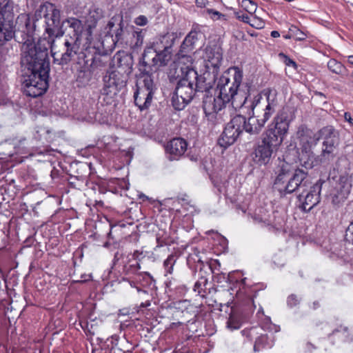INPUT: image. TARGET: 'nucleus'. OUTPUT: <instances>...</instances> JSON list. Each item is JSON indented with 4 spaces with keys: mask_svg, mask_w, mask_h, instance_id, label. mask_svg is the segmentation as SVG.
I'll list each match as a JSON object with an SVG mask.
<instances>
[{
    "mask_svg": "<svg viewBox=\"0 0 353 353\" xmlns=\"http://www.w3.org/2000/svg\"><path fill=\"white\" fill-rule=\"evenodd\" d=\"M28 33L20 32L21 39L17 36V41L21 46V62L26 64L30 74L23 83V92L29 97H37L42 95L48 88L50 61L46 47L35 44L33 37V29L28 28L29 20L27 19Z\"/></svg>",
    "mask_w": 353,
    "mask_h": 353,
    "instance_id": "nucleus-1",
    "label": "nucleus"
},
{
    "mask_svg": "<svg viewBox=\"0 0 353 353\" xmlns=\"http://www.w3.org/2000/svg\"><path fill=\"white\" fill-rule=\"evenodd\" d=\"M35 17L37 19L39 17L44 18V35H48V43L55 63L66 65L77 54L81 46L85 50L83 42H77L76 40L69 39H65L61 50H56L54 39L61 37L64 31L60 25L61 12L54 4L49 2L41 4L35 12Z\"/></svg>",
    "mask_w": 353,
    "mask_h": 353,
    "instance_id": "nucleus-2",
    "label": "nucleus"
},
{
    "mask_svg": "<svg viewBox=\"0 0 353 353\" xmlns=\"http://www.w3.org/2000/svg\"><path fill=\"white\" fill-rule=\"evenodd\" d=\"M243 77V70L233 66L225 70L219 77L216 85V97L206 96L203 99V108L207 115L221 110L227 103H233L242 90L239 87Z\"/></svg>",
    "mask_w": 353,
    "mask_h": 353,
    "instance_id": "nucleus-3",
    "label": "nucleus"
},
{
    "mask_svg": "<svg viewBox=\"0 0 353 353\" xmlns=\"http://www.w3.org/2000/svg\"><path fill=\"white\" fill-rule=\"evenodd\" d=\"M289 129V121L284 112H279L263 132L261 141L253 153L254 161L259 165L270 163L273 152L283 143Z\"/></svg>",
    "mask_w": 353,
    "mask_h": 353,
    "instance_id": "nucleus-4",
    "label": "nucleus"
},
{
    "mask_svg": "<svg viewBox=\"0 0 353 353\" xmlns=\"http://www.w3.org/2000/svg\"><path fill=\"white\" fill-rule=\"evenodd\" d=\"M119 70L107 72L103 78V85L100 90L99 99H102L106 103L112 101L113 96L126 85L127 76L131 72L132 58L124 54L116 57Z\"/></svg>",
    "mask_w": 353,
    "mask_h": 353,
    "instance_id": "nucleus-5",
    "label": "nucleus"
},
{
    "mask_svg": "<svg viewBox=\"0 0 353 353\" xmlns=\"http://www.w3.org/2000/svg\"><path fill=\"white\" fill-rule=\"evenodd\" d=\"M181 72V78L178 81L172 103L175 110H183L193 99L196 92L194 83L197 72L190 65H177Z\"/></svg>",
    "mask_w": 353,
    "mask_h": 353,
    "instance_id": "nucleus-6",
    "label": "nucleus"
},
{
    "mask_svg": "<svg viewBox=\"0 0 353 353\" xmlns=\"http://www.w3.org/2000/svg\"><path fill=\"white\" fill-rule=\"evenodd\" d=\"M14 3L12 1L4 0L0 2V46H3L6 41L11 40L13 37L17 41V36L21 39L20 32H24L25 34L28 33L27 29V19L29 20L30 25L28 28L33 29V33L35 30V25L31 23L30 19L28 15L21 16V19L25 23L23 30H19L15 34L14 26Z\"/></svg>",
    "mask_w": 353,
    "mask_h": 353,
    "instance_id": "nucleus-7",
    "label": "nucleus"
},
{
    "mask_svg": "<svg viewBox=\"0 0 353 353\" xmlns=\"http://www.w3.org/2000/svg\"><path fill=\"white\" fill-rule=\"evenodd\" d=\"M296 138L299 148L293 151V154L296 156L294 162L306 169H311L316 161L312 148L317 144L319 137H316V134L307 126L301 125L296 132Z\"/></svg>",
    "mask_w": 353,
    "mask_h": 353,
    "instance_id": "nucleus-8",
    "label": "nucleus"
},
{
    "mask_svg": "<svg viewBox=\"0 0 353 353\" xmlns=\"http://www.w3.org/2000/svg\"><path fill=\"white\" fill-rule=\"evenodd\" d=\"M67 24L70 28L68 32L69 39L76 40L77 42H83V48L89 49L92 46L95 49H99L101 46L100 40L92 35V29L95 28V22L90 24H83V22L77 18L69 17L64 20L62 27L64 24Z\"/></svg>",
    "mask_w": 353,
    "mask_h": 353,
    "instance_id": "nucleus-9",
    "label": "nucleus"
},
{
    "mask_svg": "<svg viewBox=\"0 0 353 353\" xmlns=\"http://www.w3.org/2000/svg\"><path fill=\"white\" fill-rule=\"evenodd\" d=\"M174 40L168 34L160 36L145 48L144 57L151 59L154 67L167 65L172 59Z\"/></svg>",
    "mask_w": 353,
    "mask_h": 353,
    "instance_id": "nucleus-10",
    "label": "nucleus"
},
{
    "mask_svg": "<svg viewBox=\"0 0 353 353\" xmlns=\"http://www.w3.org/2000/svg\"><path fill=\"white\" fill-rule=\"evenodd\" d=\"M267 105L261 112H256L254 114L249 115L248 119L243 116V121H244L241 125L243 131L251 135H258L261 132L266 122L275 112L277 105L275 97L271 98L270 94L267 96Z\"/></svg>",
    "mask_w": 353,
    "mask_h": 353,
    "instance_id": "nucleus-11",
    "label": "nucleus"
},
{
    "mask_svg": "<svg viewBox=\"0 0 353 353\" xmlns=\"http://www.w3.org/2000/svg\"><path fill=\"white\" fill-rule=\"evenodd\" d=\"M156 85L151 75H148L137 83V90L134 92V103L141 110L148 108L152 103Z\"/></svg>",
    "mask_w": 353,
    "mask_h": 353,
    "instance_id": "nucleus-12",
    "label": "nucleus"
},
{
    "mask_svg": "<svg viewBox=\"0 0 353 353\" xmlns=\"http://www.w3.org/2000/svg\"><path fill=\"white\" fill-rule=\"evenodd\" d=\"M322 184L321 181L319 180L314 184L311 183L308 188L303 189L301 193L299 194L298 199L303 211H310L320 202Z\"/></svg>",
    "mask_w": 353,
    "mask_h": 353,
    "instance_id": "nucleus-13",
    "label": "nucleus"
},
{
    "mask_svg": "<svg viewBox=\"0 0 353 353\" xmlns=\"http://www.w3.org/2000/svg\"><path fill=\"white\" fill-rule=\"evenodd\" d=\"M244 123L243 116L237 115L233 117L224 128L218 143L221 147L228 148L233 144L243 130L241 125Z\"/></svg>",
    "mask_w": 353,
    "mask_h": 353,
    "instance_id": "nucleus-14",
    "label": "nucleus"
},
{
    "mask_svg": "<svg viewBox=\"0 0 353 353\" xmlns=\"http://www.w3.org/2000/svg\"><path fill=\"white\" fill-rule=\"evenodd\" d=\"M290 156L291 154L288 153L285 155L283 160H279L276 170L275 171L276 176L274 180L273 187L274 190L279 192L281 195H283L285 191L286 183L289 178H290L292 175L291 173L294 168L292 166V162Z\"/></svg>",
    "mask_w": 353,
    "mask_h": 353,
    "instance_id": "nucleus-15",
    "label": "nucleus"
},
{
    "mask_svg": "<svg viewBox=\"0 0 353 353\" xmlns=\"http://www.w3.org/2000/svg\"><path fill=\"white\" fill-rule=\"evenodd\" d=\"M261 99L262 96L260 94L252 96L242 91L234 100L232 106L245 114H254L258 112L257 108L260 105Z\"/></svg>",
    "mask_w": 353,
    "mask_h": 353,
    "instance_id": "nucleus-16",
    "label": "nucleus"
},
{
    "mask_svg": "<svg viewBox=\"0 0 353 353\" xmlns=\"http://www.w3.org/2000/svg\"><path fill=\"white\" fill-rule=\"evenodd\" d=\"M197 40L198 32L195 30H192L185 37L179 52L175 56L174 62L176 63L177 65H190V66H192V57L188 54L194 50Z\"/></svg>",
    "mask_w": 353,
    "mask_h": 353,
    "instance_id": "nucleus-17",
    "label": "nucleus"
},
{
    "mask_svg": "<svg viewBox=\"0 0 353 353\" xmlns=\"http://www.w3.org/2000/svg\"><path fill=\"white\" fill-rule=\"evenodd\" d=\"M316 137L323 140L322 155L324 157L327 156V158L330 156L333 157L334 152L339 143L338 132L332 126H326L319 132V135L316 134Z\"/></svg>",
    "mask_w": 353,
    "mask_h": 353,
    "instance_id": "nucleus-18",
    "label": "nucleus"
},
{
    "mask_svg": "<svg viewBox=\"0 0 353 353\" xmlns=\"http://www.w3.org/2000/svg\"><path fill=\"white\" fill-rule=\"evenodd\" d=\"M352 188V178L345 174L339 177L330 191V196L334 205L343 202L350 194Z\"/></svg>",
    "mask_w": 353,
    "mask_h": 353,
    "instance_id": "nucleus-19",
    "label": "nucleus"
},
{
    "mask_svg": "<svg viewBox=\"0 0 353 353\" xmlns=\"http://www.w3.org/2000/svg\"><path fill=\"white\" fill-rule=\"evenodd\" d=\"M311 183L307 172L298 168H294V172L286 183L283 196L291 194L299 188L303 189L308 188Z\"/></svg>",
    "mask_w": 353,
    "mask_h": 353,
    "instance_id": "nucleus-20",
    "label": "nucleus"
},
{
    "mask_svg": "<svg viewBox=\"0 0 353 353\" xmlns=\"http://www.w3.org/2000/svg\"><path fill=\"white\" fill-rule=\"evenodd\" d=\"M188 143L182 138H174L165 145V150L170 161L178 160L187 150Z\"/></svg>",
    "mask_w": 353,
    "mask_h": 353,
    "instance_id": "nucleus-21",
    "label": "nucleus"
},
{
    "mask_svg": "<svg viewBox=\"0 0 353 353\" xmlns=\"http://www.w3.org/2000/svg\"><path fill=\"white\" fill-rule=\"evenodd\" d=\"M216 74L217 73H214V72L209 70L201 75L197 74L196 80L194 83L196 90L201 92H208L214 85Z\"/></svg>",
    "mask_w": 353,
    "mask_h": 353,
    "instance_id": "nucleus-22",
    "label": "nucleus"
},
{
    "mask_svg": "<svg viewBox=\"0 0 353 353\" xmlns=\"http://www.w3.org/2000/svg\"><path fill=\"white\" fill-rule=\"evenodd\" d=\"M206 68L212 70L214 73H218L222 61V53L219 49H207L206 50Z\"/></svg>",
    "mask_w": 353,
    "mask_h": 353,
    "instance_id": "nucleus-23",
    "label": "nucleus"
},
{
    "mask_svg": "<svg viewBox=\"0 0 353 353\" xmlns=\"http://www.w3.org/2000/svg\"><path fill=\"white\" fill-rule=\"evenodd\" d=\"M248 314L239 309H232L227 322V327L231 330H238L248 319Z\"/></svg>",
    "mask_w": 353,
    "mask_h": 353,
    "instance_id": "nucleus-24",
    "label": "nucleus"
},
{
    "mask_svg": "<svg viewBox=\"0 0 353 353\" xmlns=\"http://www.w3.org/2000/svg\"><path fill=\"white\" fill-rule=\"evenodd\" d=\"M102 46V43L101 42V46L99 49H95L92 46L90 48L85 50V51H88L89 53H92L93 57L92 58V63L90 64V68L93 70L104 67L106 65L107 61L104 60L105 57H102L101 55V47Z\"/></svg>",
    "mask_w": 353,
    "mask_h": 353,
    "instance_id": "nucleus-25",
    "label": "nucleus"
},
{
    "mask_svg": "<svg viewBox=\"0 0 353 353\" xmlns=\"http://www.w3.org/2000/svg\"><path fill=\"white\" fill-rule=\"evenodd\" d=\"M327 68L330 72L338 75L344 76L347 74V69L341 62L334 59H331L327 63Z\"/></svg>",
    "mask_w": 353,
    "mask_h": 353,
    "instance_id": "nucleus-26",
    "label": "nucleus"
},
{
    "mask_svg": "<svg viewBox=\"0 0 353 353\" xmlns=\"http://www.w3.org/2000/svg\"><path fill=\"white\" fill-rule=\"evenodd\" d=\"M151 59H148V58L144 57V52L142 54V57L139 61L138 68L141 74H142L141 79L139 80H142L144 79L145 76L150 75V72L152 71V66L150 64L148 63V61Z\"/></svg>",
    "mask_w": 353,
    "mask_h": 353,
    "instance_id": "nucleus-27",
    "label": "nucleus"
},
{
    "mask_svg": "<svg viewBox=\"0 0 353 353\" xmlns=\"http://www.w3.org/2000/svg\"><path fill=\"white\" fill-rule=\"evenodd\" d=\"M203 13L207 14L209 16V17L213 21H217V20L226 21L227 20V17L225 14L221 13L220 12H219L217 10L212 9V8H207L205 10H204Z\"/></svg>",
    "mask_w": 353,
    "mask_h": 353,
    "instance_id": "nucleus-28",
    "label": "nucleus"
},
{
    "mask_svg": "<svg viewBox=\"0 0 353 353\" xmlns=\"http://www.w3.org/2000/svg\"><path fill=\"white\" fill-rule=\"evenodd\" d=\"M92 79V74L90 71L81 70L79 72L77 81L81 84V85H86L89 83Z\"/></svg>",
    "mask_w": 353,
    "mask_h": 353,
    "instance_id": "nucleus-29",
    "label": "nucleus"
},
{
    "mask_svg": "<svg viewBox=\"0 0 353 353\" xmlns=\"http://www.w3.org/2000/svg\"><path fill=\"white\" fill-rule=\"evenodd\" d=\"M176 262V257L173 254H170L168 257L165 260L163 263V266L166 273L172 274L173 272V267Z\"/></svg>",
    "mask_w": 353,
    "mask_h": 353,
    "instance_id": "nucleus-30",
    "label": "nucleus"
},
{
    "mask_svg": "<svg viewBox=\"0 0 353 353\" xmlns=\"http://www.w3.org/2000/svg\"><path fill=\"white\" fill-rule=\"evenodd\" d=\"M207 283V280L204 278H201L199 281H196L194 285V291L197 292L199 295L202 297L205 296L204 287Z\"/></svg>",
    "mask_w": 353,
    "mask_h": 353,
    "instance_id": "nucleus-31",
    "label": "nucleus"
},
{
    "mask_svg": "<svg viewBox=\"0 0 353 353\" xmlns=\"http://www.w3.org/2000/svg\"><path fill=\"white\" fill-rule=\"evenodd\" d=\"M248 24L256 29H261L264 27L265 22L261 18L252 15Z\"/></svg>",
    "mask_w": 353,
    "mask_h": 353,
    "instance_id": "nucleus-32",
    "label": "nucleus"
},
{
    "mask_svg": "<svg viewBox=\"0 0 353 353\" xmlns=\"http://www.w3.org/2000/svg\"><path fill=\"white\" fill-rule=\"evenodd\" d=\"M243 6L247 12H248L252 15L256 12V4L251 1V0H243L242 1Z\"/></svg>",
    "mask_w": 353,
    "mask_h": 353,
    "instance_id": "nucleus-33",
    "label": "nucleus"
},
{
    "mask_svg": "<svg viewBox=\"0 0 353 353\" xmlns=\"http://www.w3.org/2000/svg\"><path fill=\"white\" fill-rule=\"evenodd\" d=\"M152 276L148 272H139L135 275L134 279L138 283H142L146 281L147 284H148L149 281L152 280Z\"/></svg>",
    "mask_w": 353,
    "mask_h": 353,
    "instance_id": "nucleus-34",
    "label": "nucleus"
},
{
    "mask_svg": "<svg viewBox=\"0 0 353 353\" xmlns=\"http://www.w3.org/2000/svg\"><path fill=\"white\" fill-rule=\"evenodd\" d=\"M141 269V265L139 263L135 261L134 263L129 265L125 267V272L127 274H137L139 273V270Z\"/></svg>",
    "mask_w": 353,
    "mask_h": 353,
    "instance_id": "nucleus-35",
    "label": "nucleus"
},
{
    "mask_svg": "<svg viewBox=\"0 0 353 353\" xmlns=\"http://www.w3.org/2000/svg\"><path fill=\"white\" fill-rule=\"evenodd\" d=\"M267 338H268L267 335H261L256 339L254 345V351L260 350L261 346H262L263 343H265L266 341Z\"/></svg>",
    "mask_w": 353,
    "mask_h": 353,
    "instance_id": "nucleus-36",
    "label": "nucleus"
},
{
    "mask_svg": "<svg viewBox=\"0 0 353 353\" xmlns=\"http://www.w3.org/2000/svg\"><path fill=\"white\" fill-rule=\"evenodd\" d=\"M299 303L298 297L294 294H291L288 298V305L292 307L297 305Z\"/></svg>",
    "mask_w": 353,
    "mask_h": 353,
    "instance_id": "nucleus-37",
    "label": "nucleus"
},
{
    "mask_svg": "<svg viewBox=\"0 0 353 353\" xmlns=\"http://www.w3.org/2000/svg\"><path fill=\"white\" fill-rule=\"evenodd\" d=\"M134 23L137 26H143L148 23V20L145 16L139 15L134 19Z\"/></svg>",
    "mask_w": 353,
    "mask_h": 353,
    "instance_id": "nucleus-38",
    "label": "nucleus"
},
{
    "mask_svg": "<svg viewBox=\"0 0 353 353\" xmlns=\"http://www.w3.org/2000/svg\"><path fill=\"white\" fill-rule=\"evenodd\" d=\"M345 239L347 241L353 243V221L350 223L346 230Z\"/></svg>",
    "mask_w": 353,
    "mask_h": 353,
    "instance_id": "nucleus-39",
    "label": "nucleus"
},
{
    "mask_svg": "<svg viewBox=\"0 0 353 353\" xmlns=\"http://www.w3.org/2000/svg\"><path fill=\"white\" fill-rule=\"evenodd\" d=\"M236 17L243 21L244 23H249V20H250L251 17H249L246 14H243L241 12H236L235 13Z\"/></svg>",
    "mask_w": 353,
    "mask_h": 353,
    "instance_id": "nucleus-40",
    "label": "nucleus"
},
{
    "mask_svg": "<svg viewBox=\"0 0 353 353\" xmlns=\"http://www.w3.org/2000/svg\"><path fill=\"white\" fill-rule=\"evenodd\" d=\"M157 247H162V246L168 244L165 239L159 236V234H157Z\"/></svg>",
    "mask_w": 353,
    "mask_h": 353,
    "instance_id": "nucleus-41",
    "label": "nucleus"
},
{
    "mask_svg": "<svg viewBox=\"0 0 353 353\" xmlns=\"http://www.w3.org/2000/svg\"><path fill=\"white\" fill-rule=\"evenodd\" d=\"M343 117L345 121L348 122L350 126L353 127V118L352 117L351 114L346 112L344 113Z\"/></svg>",
    "mask_w": 353,
    "mask_h": 353,
    "instance_id": "nucleus-42",
    "label": "nucleus"
},
{
    "mask_svg": "<svg viewBox=\"0 0 353 353\" xmlns=\"http://www.w3.org/2000/svg\"><path fill=\"white\" fill-rule=\"evenodd\" d=\"M195 3L198 7L205 8L208 4V0H195Z\"/></svg>",
    "mask_w": 353,
    "mask_h": 353,
    "instance_id": "nucleus-43",
    "label": "nucleus"
},
{
    "mask_svg": "<svg viewBox=\"0 0 353 353\" xmlns=\"http://www.w3.org/2000/svg\"><path fill=\"white\" fill-rule=\"evenodd\" d=\"M347 330H348V329H347V327H345V326H342V325H341V326H340V327H339V328L336 329V330L333 332V333L339 332H347Z\"/></svg>",
    "mask_w": 353,
    "mask_h": 353,
    "instance_id": "nucleus-44",
    "label": "nucleus"
},
{
    "mask_svg": "<svg viewBox=\"0 0 353 353\" xmlns=\"http://www.w3.org/2000/svg\"><path fill=\"white\" fill-rule=\"evenodd\" d=\"M150 305V302L149 301H147L144 303H141L139 307V309H141L143 307H149Z\"/></svg>",
    "mask_w": 353,
    "mask_h": 353,
    "instance_id": "nucleus-45",
    "label": "nucleus"
},
{
    "mask_svg": "<svg viewBox=\"0 0 353 353\" xmlns=\"http://www.w3.org/2000/svg\"><path fill=\"white\" fill-rule=\"evenodd\" d=\"M185 323V321H178L176 323H172L171 325H170V327L171 328H174V327H176L179 325H181L182 324Z\"/></svg>",
    "mask_w": 353,
    "mask_h": 353,
    "instance_id": "nucleus-46",
    "label": "nucleus"
},
{
    "mask_svg": "<svg viewBox=\"0 0 353 353\" xmlns=\"http://www.w3.org/2000/svg\"><path fill=\"white\" fill-rule=\"evenodd\" d=\"M286 65H289V66L292 65V66H294V67H295L296 65V63L293 60H292L290 59H288L287 60Z\"/></svg>",
    "mask_w": 353,
    "mask_h": 353,
    "instance_id": "nucleus-47",
    "label": "nucleus"
},
{
    "mask_svg": "<svg viewBox=\"0 0 353 353\" xmlns=\"http://www.w3.org/2000/svg\"><path fill=\"white\" fill-rule=\"evenodd\" d=\"M320 307V304H319V302L316 301H314L313 303H312V305L311 306V307L313 309V310H316L317 308H319Z\"/></svg>",
    "mask_w": 353,
    "mask_h": 353,
    "instance_id": "nucleus-48",
    "label": "nucleus"
},
{
    "mask_svg": "<svg viewBox=\"0 0 353 353\" xmlns=\"http://www.w3.org/2000/svg\"><path fill=\"white\" fill-rule=\"evenodd\" d=\"M347 61L349 64L353 65V55H350L347 57Z\"/></svg>",
    "mask_w": 353,
    "mask_h": 353,
    "instance_id": "nucleus-49",
    "label": "nucleus"
},
{
    "mask_svg": "<svg viewBox=\"0 0 353 353\" xmlns=\"http://www.w3.org/2000/svg\"><path fill=\"white\" fill-rule=\"evenodd\" d=\"M271 36L274 38H276L280 36V34L278 31L274 30L271 32Z\"/></svg>",
    "mask_w": 353,
    "mask_h": 353,
    "instance_id": "nucleus-50",
    "label": "nucleus"
},
{
    "mask_svg": "<svg viewBox=\"0 0 353 353\" xmlns=\"http://www.w3.org/2000/svg\"><path fill=\"white\" fill-rule=\"evenodd\" d=\"M137 283H138L137 281H136V280L134 279V281H129V283H130V285L132 287V288H136L137 285Z\"/></svg>",
    "mask_w": 353,
    "mask_h": 353,
    "instance_id": "nucleus-51",
    "label": "nucleus"
},
{
    "mask_svg": "<svg viewBox=\"0 0 353 353\" xmlns=\"http://www.w3.org/2000/svg\"><path fill=\"white\" fill-rule=\"evenodd\" d=\"M139 199H142L143 201L149 199L148 196L142 193L139 194Z\"/></svg>",
    "mask_w": 353,
    "mask_h": 353,
    "instance_id": "nucleus-52",
    "label": "nucleus"
},
{
    "mask_svg": "<svg viewBox=\"0 0 353 353\" xmlns=\"http://www.w3.org/2000/svg\"><path fill=\"white\" fill-rule=\"evenodd\" d=\"M298 39H299V40H303V39H305V34H304V33H303V32H300V34H299V37H298Z\"/></svg>",
    "mask_w": 353,
    "mask_h": 353,
    "instance_id": "nucleus-53",
    "label": "nucleus"
},
{
    "mask_svg": "<svg viewBox=\"0 0 353 353\" xmlns=\"http://www.w3.org/2000/svg\"><path fill=\"white\" fill-rule=\"evenodd\" d=\"M135 288L137 289V292H144V293H146V291H145V290H141L139 286H137Z\"/></svg>",
    "mask_w": 353,
    "mask_h": 353,
    "instance_id": "nucleus-54",
    "label": "nucleus"
},
{
    "mask_svg": "<svg viewBox=\"0 0 353 353\" xmlns=\"http://www.w3.org/2000/svg\"><path fill=\"white\" fill-rule=\"evenodd\" d=\"M336 255L337 257H342L343 256V254L341 252H337L336 253Z\"/></svg>",
    "mask_w": 353,
    "mask_h": 353,
    "instance_id": "nucleus-55",
    "label": "nucleus"
},
{
    "mask_svg": "<svg viewBox=\"0 0 353 353\" xmlns=\"http://www.w3.org/2000/svg\"><path fill=\"white\" fill-rule=\"evenodd\" d=\"M182 313L184 315L185 314H188V311H182Z\"/></svg>",
    "mask_w": 353,
    "mask_h": 353,
    "instance_id": "nucleus-56",
    "label": "nucleus"
},
{
    "mask_svg": "<svg viewBox=\"0 0 353 353\" xmlns=\"http://www.w3.org/2000/svg\"><path fill=\"white\" fill-rule=\"evenodd\" d=\"M190 319H187V320H185V322H187V323H188V322H190Z\"/></svg>",
    "mask_w": 353,
    "mask_h": 353,
    "instance_id": "nucleus-57",
    "label": "nucleus"
},
{
    "mask_svg": "<svg viewBox=\"0 0 353 353\" xmlns=\"http://www.w3.org/2000/svg\"><path fill=\"white\" fill-rule=\"evenodd\" d=\"M352 77L353 78V70H352Z\"/></svg>",
    "mask_w": 353,
    "mask_h": 353,
    "instance_id": "nucleus-58",
    "label": "nucleus"
}]
</instances>
